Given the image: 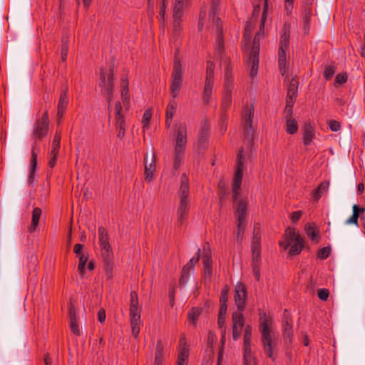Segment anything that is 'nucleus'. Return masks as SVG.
I'll return each mask as SVG.
<instances>
[{
  "mask_svg": "<svg viewBox=\"0 0 365 365\" xmlns=\"http://www.w3.org/2000/svg\"><path fill=\"white\" fill-rule=\"evenodd\" d=\"M220 11V0H212L209 14V26L217 33L215 50L220 61L221 66L224 69V89L221 102V109L223 113L230 107L232 103V93L234 88L232 66L229 58L224 57V43L222 37V25L218 17Z\"/></svg>",
  "mask_w": 365,
  "mask_h": 365,
  "instance_id": "obj_1",
  "label": "nucleus"
},
{
  "mask_svg": "<svg viewBox=\"0 0 365 365\" xmlns=\"http://www.w3.org/2000/svg\"><path fill=\"white\" fill-rule=\"evenodd\" d=\"M170 93L175 98L180 91L182 83V70L180 59L175 58L171 73ZM178 103L175 99L169 101L165 110V125L169 128L171 125L173 117L176 112Z\"/></svg>",
  "mask_w": 365,
  "mask_h": 365,
  "instance_id": "obj_2",
  "label": "nucleus"
},
{
  "mask_svg": "<svg viewBox=\"0 0 365 365\" xmlns=\"http://www.w3.org/2000/svg\"><path fill=\"white\" fill-rule=\"evenodd\" d=\"M272 324V319L264 313L260 317L259 331L262 334V343L265 354L272 360L275 359L274 349L276 346L277 337L269 327Z\"/></svg>",
  "mask_w": 365,
  "mask_h": 365,
  "instance_id": "obj_3",
  "label": "nucleus"
},
{
  "mask_svg": "<svg viewBox=\"0 0 365 365\" xmlns=\"http://www.w3.org/2000/svg\"><path fill=\"white\" fill-rule=\"evenodd\" d=\"M291 26L284 24L279 38V47L278 51V63L280 73L284 76L287 73L286 67L287 60L289 54V36Z\"/></svg>",
  "mask_w": 365,
  "mask_h": 365,
  "instance_id": "obj_4",
  "label": "nucleus"
},
{
  "mask_svg": "<svg viewBox=\"0 0 365 365\" xmlns=\"http://www.w3.org/2000/svg\"><path fill=\"white\" fill-rule=\"evenodd\" d=\"M189 197V180L185 173H183L180 179L179 190L180 203L178 207V220L180 222L187 217L190 210Z\"/></svg>",
  "mask_w": 365,
  "mask_h": 365,
  "instance_id": "obj_5",
  "label": "nucleus"
},
{
  "mask_svg": "<svg viewBox=\"0 0 365 365\" xmlns=\"http://www.w3.org/2000/svg\"><path fill=\"white\" fill-rule=\"evenodd\" d=\"M187 143V126L180 124L175 131L174 168L178 169L185 150Z\"/></svg>",
  "mask_w": 365,
  "mask_h": 365,
  "instance_id": "obj_6",
  "label": "nucleus"
},
{
  "mask_svg": "<svg viewBox=\"0 0 365 365\" xmlns=\"http://www.w3.org/2000/svg\"><path fill=\"white\" fill-rule=\"evenodd\" d=\"M130 318L132 335L137 338L140 330V310L138 307V299L136 292H130Z\"/></svg>",
  "mask_w": 365,
  "mask_h": 365,
  "instance_id": "obj_7",
  "label": "nucleus"
},
{
  "mask_svg": "<svg viewBox=\"0 0 365 365\" xmlns=\"http://www.w3.org/2000/svg\"><path fill=\"white\" fill-rule=\"evenodd\" d=\"M247 208V203L245 200H239L237 202L235 210V216L237 220V241L240 244H242L244 237V233L246 227Z\"/></svg>",
  "mask_w": 365,
  "mask_h": 365,
  "instance_id": "obj_8",
  "label": "nucleus"
},
{
  "mask_svg": "<svg viewBox=\"0 0 365 365\" xmlns=\"http://www.w3.org/2000/svg\"><path fill=\"white\" fill-rule=\"evenodd\" d=\"M214 77L215 64L213 62L208 61L207 62L206 75L202 95V100L205 104H208L211 101L214 87Z\"/></svg>",
  "mask_w": 365,
  "mask_h": 365,
  "instance_id": "obj_9",
  "label": "nucleus"
},
{
  "mask_svg": "<svg viewBox=\"0 0 365 365\" xmlns=\"http://www.w3.org/2000/svg\"><path fill=\"white\" fill-rule=\"evenodd\" d=\"M243 149L239 150L237 157V164L232 181V197L236 200L240 195L243 176L244 163L242 156Z\"/></svg>",
  "mask_w": 365,
  "mask_h": 365,
  "instance_id": "obj_10",
  "label": "nucleus"
},
{
  "mask_svg": "<svg viewBox=\"0 0 365 365\" xmlns=\"http://www.w3.org/2000/svg\"><path fill=\"white\" fill-rule=\"evenodd\" d=\"M284 237L290 240L289 255L294 256L300 254L304 247V240L299 234L296 232L295 229L288 227L285 230Z\"/></svg>",
  "mask_w": 365,
  "mask_h": 365,
  "instance_id": "obj_11",
  "label": "nucleus"
},
{
  "mask_svg": "<svg viewBox=\"0 0 365 365\" xmlns=\"http://www.w3.org/2000/svg\"><path fill=\"white\" fill-rule=\"evenodd\" d=\"M99 86L101 88L102 93L107 96L106 99L110 103L113 93V69H110L107 76L103 69L101 71Z\"/></svg>",
  "mask_w": 365,
  "mask_h": 365,
  "instance_id": "obj_12",
  "label": "nucleus"
},
{
  "mask_svg": "<svg viewBox=\"0 0 365 365\" xmlns=\"http://www.w3.org/2000/svg\"><path fill=\"white\" fill-rule=\"evenodd\" d=\"M49 120L48 110H46L41 118L37 119L34 125L33 135L38 140L46 136L48 131Z\"/></svg>",
  "mask_w": 365,
  "mask_h": 365,
  "instance_id": "obj_13",
  "label": "nucleus"
},
{
  "mask_svg": "<svg viewBox=\"0 0 365 365\" xmlns=\"http://www.w3.org/2000/svg\"><path fill=\"white\" fill-rule=\"evenodd\" d=\"M99 244L102 257H106L109 260L113 253L109 242V235L103 227H99L98 229Z\"/></svg>",
  "mask_w": 365,
  "mask_h": 365,
  "instance_id": "obj_14",
  "label": "nucleus"
},
{
  "mask_svg": "<svg viewBox=\"0 0 365 365\" xmlns=\"http://www.w3.org/2000/svg\"><path fill=\"white\" fill-rule=\"evenodd\" d=\"M254 118L253 105L247 106L243 115L244 120V135L245 138L250 141L254 139V128L252 127V120Z\"/></svg>",
  "mask_w": 365,
  "mask_h": 365,
  "instance_id": "obj_15",
  "label": "nucleus"
},
{
  "mask_svg": "<svg viewBox=\"0 0 365 365\" xmlns=\"http://www.w3.org/2000/svg\"><path fill=\"white\" fill-rule=\"evenodd\" d=\"M115 125L118 131L117 137L122 139L125 135L126 123L125 116L122 113L121 103L118 101L115 106Z\"/></svg>",
  "mask_w": 365,
  "mask_h": 365,
  "instance_id": "obj_16",
  "label": "nucleus"
},
{
  "mask_svg": "<svg viewBox=\"0 0 365 365\" xmlns=\"http://www.w3.org/2000/svg\"><path fill=\"white\" fill-rule=\"evenodd\" d=\"M232 332L233 340L240 339L242 328L245 326V317L242 312H234L232 314Z\"/></svg>",
  "mask_w": 365,
  "mask_h": 365,
  "instance_id": "obj_17",
  "label": "nucleus"
},
{
  "mask_svg": "<svg viewBox=\"0 0 365 365\" xmlns=\"http://www.w3.org/2000/svg\"><path fill=\"white\" fill-rule=\"evenodd\" d=\"M247 289L244 284L238 282L235 287V303L238 311L243 312L245 309L247 301Z\"/></svg>",
  "mask_w": 365,
  "mask_h": 365,
  "instance_id": "obj_18",
  "label": "nucleus"
},
{
  "mask_svg": "<svg viewBox=\"0 0 365 365\" xmlns=\"http://www.w3.org/2000/svg\"><path fill=\"white\" fill-rule=\"evenodd\" d=\"M189 358V344L185 334H181L178 344L177 365H187Z\"/></svg>",
  "mask_w": 365,
  "mask_h": 365,
  "instance_id": "obj_19",
  "label": "nucleus"
},
{
  "mask_svg": "<svg viewBox=\"0 0 365 365\" xmlns=\"http://www.w3.org/2000/svg\"><path fill=\"white\" fill-rule=\"evenodd\" d=\"M257 37H255L253 42V47L250 54V61L252 63L250 76L254 78L257 76L259 66V43L257 41Z\"/></svg>",
  "mask_w": 365,
  "mask_h": 365,
  "instance_id": "obj_20",
  "label": "nucleus"
},
{
  "mask_svg": "<svg viewBox=\"0 0 365 365\" xmlns=\"http://www.w3.org/2000/svg\"><path fill=\"white\" fill-rule=\"evenodd\" d=\"M283 337L285 341L291 343L293 336L292 319L289 312L285 309L282 319Z\"/></svg>",
  "mask_w": 365,
  "mask_h": 365,
  "instance_id": "obj_21",
  "label": "nucleus"
},
{
  "mask_svg": "<svg viewBox=\"0 0 365 365\" xmlns=\"http://www.w3.org/2000/svg\"><path fill=\"white\" fill-rule=\"evenodd\" d=\"M145 165V180L147 182H150L153 179L154 173L156 170V156L153 152L150 161L148 162V156L144 158Z\"/></svg>",
  "mask_w": 365,
  "mask_h": 365,
  "instance_id": "obj_22",
  "label": "nucleus"
},
{
  "mask_svg": "<svg viewBox=\"0 0 365 365\" xmlns=\"http://www.w3.org/2000/svg\"><path fill=\"white\" fill-rule=\"evenodd\" d=\"M252 257L260 258L261 255V232L259 228L254 227L253 237L252 240Z\"/></svg>",
  "mask_w": 365,
  "mask_h": 365,
  "instance_id": "obj_23",
  "label": "nucleus"
},
{
  "mask_svg": "<svg viewBox=\"0 0 365 365\" xmlns=\"http://www.w3.org/2000/svg\"><path fill=\"white\" fill-rule=\"evenodd\" d=\"M302 140L304 145H311L315 138L314 127L311 122L306 123L302 128Z\"/></svg>",
  "mask_w": 365,
  "mask_h": 365,
  "instance_id": "obj_24",
  "label": "nucleus"
},
{
  "mask_svg": "<svg viewBox=\"0 0 365 365\" xmlns=\"http://www.w3.org/2000/svg\"><path fill=\"white\" fill-rule=\"evenodd\" d=\"M39 150L37 149V143L35 142L32 145L31 149V158L30 162V173L29 175L28 182L31 184L34 182V175L37 165V156Z\"/></svg>",
  "mask_w": 365,
  "mask_h": 365,
  "instance_id": "obj_25",
  "label": "nucleus"
},
{
  "mask_svg": "<svg viewBox=\"0 0 365 365\" xmlns=\"http://www.w3.org/2000/svg\"><path fill=\"white\" fill-rule=\"evenodd\" d=\"M312 14V1L307 2L303 10V22L304 31L305 34H308L310 30V21Z\"/></svg>",
  "mask_w": 365,
  "mask_h": 365,
  "instance_id": "obj_26",
  "label": "nucleus"
},
{
  "mask_svg": "<svg viewBox=\"0 0 365 365\" xmlns=\"http://www.w3.org/2000/svg\"><path fill=\"white\" fill-rule=\"evenodd\" d=\"M186 0H175L173 4V18H182L184 9L189 6Z\"/></svg>",
  "mask_w": 365,
  "mask_h": 365,
  "instance_id": "obj_27",
  "label": "nucleus"
},
{
  "mask_svg": "<svg viewBox=\"0 0 365 365\" xmlns=\"http://www.w3.org/2000/svg\"><path fill=\"white\" fill-rule=\"evenodd\" d=\"M252 327L246 325L244 334V355L245 357L250 356L251 353V336H252Z\"/></svg>",
  "mask_w": 365,
  "mask_h": 365,
  "instance_id": "obj_28",
  "label": "nucleus"
},
{
  "mask_svg": "<svg viewBox=\"0 0 365 365\" xmlns=\"http://www.w3.org/2000/svg\"><path fill=\"white\" fill-rule=\"evenodd\" d=\"M285 130L290 135L295 134L298 131V123L292 115H285Z\"/></svg>",
  "mask_w": 365,
  "mask_h": 365,
  "instance_id": "obj_29",
  "label": "nucleus"
},
{
  "mask_svg": "<svg viewBox=\"0 0 365 365\" xmlns=\"http://www.w3.org/2000/svg\"><path fill=\"white\" fill-rule=\"evenodd\" d=\"M42 211L41 209L39 207H34L32 211V216H31V223L30 226L28 227V231L30 233H33L37 228L39 220L41 216Z\"/></svg>",
  "mask_w": 365,
  "mask_h": 365,
  "instance_id": "obj_30",
  "label": "nucleus"
},
{
  "mask_svg": "<svg viewBox=\"0 0 365 365\" xmlns=\"http://www.w3.org/2000/svg\"><path fill=\"white\" fill-rule=\"evenodd\" d=\"M329 183L327 181L322 182L319 186L312 191V197L314 201H318L329 189Z\"/></svg>",
  "mask_w": 365,
  "mask_h": 365,
  "instance_id": "obj_31",
  "label": "nucleus"
},
{
  "mask_svg": "<svg viewBox=\"0 0 365 365\" xmlns=\"http://www.w3.org/2000/svg\"><path fill=\"white\" fill-rule=\"evenodd\" d=\"M307 235L315 243L320 240L319 231L311 224H307L304 228Z\"/></svg>",
  "mask_w": 365,
  "mask_h": 365,
  "instance_id": "obj_32",
  "label": "nucleus"
},
{
  "mask_svg": "<svg viewBox=\"0 0 365 365\" xmlns=\"http://www.w3.org/2000/svg\"><path fill=\"white\" fill-rule=\"evenodd\" d=\"M203 270L205 276L210 277L212 274V260L210 253H205L202 256Z\"/></svg>",
  "mask_w": 365,
  "mask_h": 365,
  "instance_id": "obj_33",
  "label": "nucleus"
},
{
  "mask_svg": "<svg viewBox=\"0 0 365 365\" xmlns=\"http://www.w3.org/2000/svg\"><path fill=\"white\" fill-rule=\"evenodd\" d=\"M68 104V91H62L58 103V110L66 111Z\"/></svg>",
  "mask_w": 365,
  "mask_h": 365,
  "instance_id": "obj_34",
  "label": "nucleus"
},
{
  "mask_svg": "<svg viewBox=\"0 0 365 365\" xmlns=\"http://www.w3.org/2000/svg\"><path fill=\"white\" fill-rule=\"evenodd\" d=\"M192 265H190V263H187L182 269L181 277L180 279V286H183L186 284L188 280L190 273L192 270Z\"/></svg>",
  "mask_w": 365,
  "mask_h": 365,
  "instance_id": "obj_35",
  "label": "nucleus"
},
{
  "mask_svg": "<svg viewBox=\"0 0 365 365\" xmlns=\"http://www.w3.org/2000/svg\"><path fill=\"white\" fill-rule=\"evenodd\" d=\"M163 347L161 341H158L156 345L154 365H162Z\"/></svg>",
  "mask_w": 365,
  "mask_h": 365,
  "instance_id": "obj_36",
  "label": "nucleus"
},
{
  "mask_svg": "<svg viewBox=\"0 0 365 365\" xmlns=\"http://www.w3.org/2000/svg\"><path fill=\"white\" fill-rule=\"evenodd\" d=\"M297 95V81L294 79L289 83L287 99L295 100Z\"/></svg>",
  "mask_w": 365,
  "mask_h": 365,
  "instance_id": "obj_37",
  "label": "nucleus"
},
{
  "mask_svg": "<svg viewBox=\"0 0 365 365\" xmlns=\"http://www.w3.org/2000/svg\"><path fill=\"white\" fill-rule=\"evenodd\" d=\"M61 133L56 132L55 133L53 143H52V149L51 150V155H55V153L58 154L60 145H61Z\"/></svg>",
  "mask_w": 365,
  "mask_h": 365,
  "instance_id": "obj_38",
  "label": "nucleus"
},
{
  "mask_svg": "<svg viewBox=\"0 0 365 365\" xmlns=\"http://www.w3.org/2000/svg\"><path fill=\"white\" fill-rule=\"evenodd\" d=\"M202 309L200 307H193L188 312V318L193 323L194 325H196V322L198 319L200 315L201 314Z\"/></svg>",
  "mask_w": 365,
  "mask_h": 365,
  "instance_id": "obj_39",
  "label": "nucleus"
},
{
  "mask_svg": "<svg viewBox=\"0 0 365 365\" xmlns=\"http://www.w3.org/2000/svg\"><path fill=\"white\" fill-rule=\"evenodd\" d=\"M68 50V38H63L61 48V61L63 62H66V61L67 59Z\"/></svg>",
  "mask_w": 365,
  "mask_h": 365,
  "instance_id": "obj_40",
  "label": "nucleus"
},
{
  "mask_svg": "<svg viewBox=\"0 0 365 365\" xmlns=\"http://www.w3.org/2000/svg\"><path fill=\"white\" fill-rule=\"evenodd\" d=\"M103 259L105 263V270L106 274L108 278H111L113 277V255L110 257L109 260H107L106 257H103Z\"/></svg>",
  "mask_w": 365,
  "mask_h": 365,
  "instance_id": "obj_41",
  "label": "nucleus"
},
{
  "mask_svg": "<svg viewBox=\"0 0 365 365\" xmlns=\"http://www.w3.org/2000/svg\"><path fill=\"white\" fill-rule=\"evenodd\" d=\"M152 117V110L150 108H148L145 110L143 118H142V123H143V130H145L146 128H148L150 119Z\"/></svg>",
  "mask_w": 365,
  "mask_h": 365,
  "instance_id": "obj_42",
  "label": "nucleus"
},
{
  "mask_svg": "<svg viewBox=\"0 0 365 365\" xmlns=\"http://www.w3.org/2000/svg\"><path fill=\"white\" fill-rule=\"evenodd\" d=\"M259 262L260 258H257L256 260L255 257H252V271L257 281L260 279Z\"/></svg>",
  "mask_w": 365,
  "mask_h": 365,
  "instance_id": "obj_43",
  "label": "nucleus"
},
{
  "mask_svg": "<svg viewBox=\"0 0 365 365\" xmlns=\"http://www.w3.org/2000/svg\"><path fill=\"white\" fill-rule=\"evenodd\" d=\"M70 329L73 334L76 336H80L81 332L76 319L70 320Z\"/></svg>",
  "mask_w": 365,
  "mask_h": 365,
  "instance_id": "obj_44",
  "label": "nucleus"
},
{
  "mask_svg": "<svg viewBox=\"0 0 365 365\" xmlns=\"http://www.w3.org/2000/svg\"><path fill=\"white\" fill-rule=\"evenodd\" d=\"M88 261V257L85 255H81L79 256V264L78 266V269L80 274H83L85 272L86 264Z\"/></svg>",
  "mask_w": 365,
  "mask_h": 365,
  "instance_id": "obj_45",
  "label": "nucleus"
},
{
  "mask_svg": "<svg viewBox=\"0 0 365 365\" xmlns=\"http://www.w3.org/2000/svg\"><path fill=\"white\" fill-rule=\"evenodd\" d=\"M207 134L206 130H200L199 135H198V143L200 144V146L201 148H205L207 145Z\"/></svg>",
  "mask_w": 365,
  "mask_h": 365,
  "instance_id": "obj_46",
  "label": "nucleus"
},
{
  "mask_svg": "<svg viewBox=\"0 0 365 365\" xmlns=\"http://www.w3.org/2000/svg\"><path fill=\"white\" fill-rule=\"evenodd\" d=\"M267 11H268L267 0H264L263 11H262V19H261V23H260V30L264 29V22L266 21L267 16Z\"/></svg>",
  "mask_w": 365,
  "mask_h": 365,
  "instance_id": "obj_47",
  "label": "nucleus"
},
{
  "mask_svg": "<svg viewBox=\"0 0 365 365\" xmlns=\"http://www.w3.org/2000/svg\"><path fill=\"white\" fill-rule=\"evenodd\" d=\"M330 252H331L330 248L328 247H325L321 248L318 251L317 257H318V258H319L321 259H325L329 256Z\"/></svg>",
  "mask_w": 365,
  "mask_h": 365,
  "instance_id": "obj_48",
  "label": "nucleus"
},
{
  "mask_svg": "<svg viewBox=\"0 0 365 365\" xmlns=\"http://www.w3.org/2000/svg\"><path fill=\"white\" fill-rule=\"evenodd\" d=\"M173 31L175 35L180 34L182 26H181V21L182 18H173Z\"/></svg>",
  "mask_w": 365,
  "mask_h": 365,
  "instance_id": "obj_49",
  "label": "nucleus"
},
{
  "mask_svg": "<svg viewBox=\"0 0 365 365\" xmlns=\"http://www.w3.org/2000/svg\"><path fill=\"white\" fill-rule=\"evenodd\" d=\"M228 292H229L228 286L227 285L224 286L221 290V294H220V303H227Z\"/></svg>",
  "mask_w": 365,
  "mask_h": 365,
  "instance_id": "obj_50",
  "label": "nucleus"
},
{
  "mask_svg": "<svg viewBox=\"0 0 365 365\" xmlns=\"http://www.w3.org/2000/svg\"><path fill=\"white\" fill-rule=\"evenodd\" d=\"M294 1V0H284V10L287 15H290L292 13Z\"/></svg>",
  "mask_w": 365,
  "mask_h": 365,
  "instance_id": "obj_51",
  "label": "nucleus"
},
{
  "mask_svg": "<svg viewBox=\"0 0 365 365\" xmlns=\"http://www.w3.org/2000/svg\"><path fill=\"white\" fill-rule=\"evenodd\" d=\"M205 19H206V9L202 8L200 10V13L199 23H198V26H199L200 30L202 29Z\"/></svg>",
  "mask_w": 365,
  "mask_h": 365,
  "instance_id": "obj_52",
  "label": "nucleus"
},
{
  "mask_svg": "<svg viewBox=\"0 0 365 365\" xmlns=\"http://www.w3.org/2000/svg\"><path fill=\"white\" fill-rule=\"evenodd\" d=\"M225 318L226 317L218 316L217 317V326L221 333H226L225 327Z\"/></svg>",
  "mask_w": 365,
  "mask_h": 365,
  "instance_id": "obj_53",
  "label": "nucleus"
},
{
  "mask_svg": "<svg viewBox=\"0 0 365 365\" xmlns=\"http://www.w3.org/2000/svg\"><path fill=\"white\" fill-rule=\"evenodd\" d=\"M334 73H335V67L332 66H329L328 67L326 68V69L324 72V77L327 80H329L333 77Z\"/></svg>",
  "mask_w": 365,
  "mask_h": 365,
  "instance_id": "obj_54",
  "label": "nucleus"
},
{
  "mask_svg": "<svg viewBox=\"0 0 365 365\" xmlns=\"http://www.w3.org/2000/svg\"><path fill=\"white\" fill-rule=\"evenodd\" d=\"M295 100L287 99L286 106L284 108V113L286 115H292V108L294 106Z\"/></svg>",
  "mask_w": 365,
  "mask_h": 365,
  "instance_id": "obj_55",
  "label": "nucleus"
},
{
  "mask_svg": "<svg viewBox=\"0 0 365 365\" xmlns=\"http://www.w3.org/2000/svg\"><path fill=\"white\" fill-rule=\"evenodd\" d=\"M358 222H359V215H357L356 212L355 213H352V215L348 218L346 221H345V224L346 225H355L356 226H358Z\"/></svg>",
  "mask_w": 365,
  "mask_h": 365,
  "instance_id": "obj_56",
  "label": "nucleus"
},
{
  "mask_svg": "<svg viewBox=\"0 0 365 365\" xmlns=\"http://www.w3.org/2000/svg\"><path fill=\"white\" fill-rule=\"evenodd\" d=\"M165 10H166V5H165V0H163V1H161V4L160 6L159 16H160V22H164Z\"/></svg>",
  "mask_w": 365,
  "mask_h": 365,
  "instance_id": "obj_57",
  "label": "nucleus"
},
{
  "mask_svg": "<svg viewBox=\"0 0 365 365\" xmlns=\"http://www.w3.org/2000/svg\"><path fill=\"white\" fill-rule=\"evenodd\" d=\"M317 294L321 300L326 301L329 297V292L327 289H319Z\"/></svg>",
  "mask_w": 365,
  "mask_h": 365,
  "instance_id": "obj_58",
  "label": "nucleus"
},
{
  "mask_svg": "<svg viewBox=\"0 0 365 365\" xmlns=\"http://www.w3.org/2000/svg\"><path fill=\"white\" fill-rule=\"evenodd\" d=\"M329 128L334 132H336V131L339 130L341 128V125H340L339 122H338L335 120H329Z\"/></svg>",
  "mask_w": 365,
  "mask_h": 365,
  "instance_id": "obj_59",
  "label": "nucleus"
},
{
  "mask_svg": "<svg viewBox=\"0 0 365 365\" xmlns=\"http://www.w3.org/2000/svg\"><path fill=\"white\" fill-rule=\"evenodd\" d=\"M302 215V211L298 210L293 212L291 215V220L292 222L295 223L299 220Z\"/></svg>",
  "mask_w": 365,
  "mask_h": 365,
  "instance_id": "obj_60",
  "label": "nucleus"
},
{
  "mask_svg": "<svg viewBox=\"0 0 365 365\" xmlns=\"http://www.w3.org/2000/svg\"><path fill=\"white\" fill-rule=\"evenodd\" d=\"M335 81L339 84L344 83L347 81V76L346 73H339L336 75Z\"/></svg>",
  "mask_w": 365,
  "mask_h": 365,
  "instance_id": "obj_61",
  "label": "nucleus"
},
{
  "mask_svg": "<svg viewBox=\"0 0 365 365\" xmlns=\"http://www.w3.org/2000/svg\"><path fill=\"white\" fill-rule=\"evenodd\" d=\"M77 309L74 307V305L71 302L69 305V317L70 320H72L73 319H76V314Z\"/></svg>",
  "mask_w": 365,
  "mask_h": 365,
  "instance_id": "obj_62",
  "label": "nucleus"
},
{
  "mask_svg": "<svg viewBox=\"0 0 365 365\" xmlns=\"http://www.w3.org/2000/svg\"><path fill=\"white\" fill-rule=\"evenodd\" d=\"M106 312L103 309H101L98 312V319L101 323H103L106 320Z\"/></svg>",
  "mask_w": 365,
  "mask_h": 365,
  "instance_id": "obj_63",
  "label": "nucleus"
},
{
  "mask_svg": "<svg viewBox=\"0 0 365 365\" xmlns=\"http://www.w3.org/2000/svg\"><path fill=\"white\" fill-rule=\"evenodd\" d=\"M352 210H353V212L354 213L356 212V214H357V215H359V217L360 216L361 214H362L365 212L364 207H360L357 205H354Z\"/></svg>",
  "mask_w": 365,
  "mask_h": 365,
  "instance_id": "obj_64",
  "label": "nucleus"
}]
</instances>
